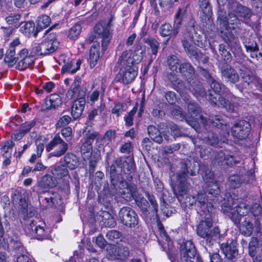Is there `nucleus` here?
Returning a JSON list of instances; mask_svg holds the SVG:
<instances>
[{
	"instance_id": "1",
	"label": "nucleus",
	"mask_w": 262,
	"mask_h": 262,
	"mask_svg": "<svg viewBox=\"0 0 262 262\" xmlns=\"http://www.w3.org/2000/svg\"><path fill=\"white\" fill-rule=\"evenodd\" d=\"M135 170V165L132 158L128 161H124L122 158H116L110 166L109 172L111 184L115 188L120 184L125 187L124 189H120L119 192L126 200H130L135 196L137 188L136 186L132 183L133 176L130 173Z\"/></svg>"
},
{
	"instance_id": "2",
	"label": "nucleus",
	"mask_w": 262,
	"mask_h": 262,
	"mask_svg": "<svg viewBox=\"0 0 262 262\" xmlns=\"http://www.w3.org/2000/svg\"><path fill=\"white\" fill-rule=\"evenodd\" d=\"M187 110L188 114L190 115L191 118H186V121L198 131V120H201V122L207 130V126L209 124H211L213 126L220 127L223 123L221 122V116H210L207 120L205 117L201 115L202 109L199 105L193 101L188 102Z\"/></svg>"
},
{
	"instance_id": "3",
	"label": "nucleus",
	"mask_w": 262,
	"mask_h": 262,
	"mask_svg": "<svg viewBox=\"0 0 262 262\" xmlns=\"http://www.w3.org/2000/svg\"><path fill=\"white\" fill-rule=\"evenodd\" d=\"M189 171L185 163H181V169L176 176V181L171 180L170 185L172 191L179 201H182L187 195L189 184L187 182V176Z\"/></svg>"
},
{
	"instance_id": "4",
	"label": "nucleus",
	"mask_w": 262,
	"mask_h": 262,
	"mask_svg": "<svg viewBox=\"0 0 262 262\" xmlns=\"http://www.w3.org/2000/svg\"><path fill=\"white\" fill-rule=\"evenodd\" d=\"M212 226V220L211 216L206 217L205 220L200 222L197 226L196 233L201 237L204 239L206 244L210 246L214 241L219 239L221 237L220 230L218 227H215L211 229Z\"/></svg>"
},
{
	"instance_id": "5",
	"label": "nucleus",
	"mask_w": 262,
	"mask_h": 262,
	"mask_svg": "<svg viewBox=\"0 0 262 262\" xmlns=\"http://www.w3.org/2000/svg\"><path fill=\"white\" fill-rule=\"evenodd\" d=\"M234 204L235 203L233 201V199L229 198L227 205L222 207V211L235 224H239L241 221L240 216H246L249 213V207L245 203H239L233 207Z\"/></svg>"
},
{
	"instance_id": "6",
	"label": "nucleus",
	"mask_w": 262,
	"mask_h": 262,
	"mask_svg": "<svg viewBox=\"0 0 262 262\" xmlns=\"http://www.w3.org/2000/svg\"><path fill=\"white\" fill-rule=\"evenodd\" d=\"M118 219L123 225L130 228H135L139 223L137 213L128 207H123L120 209Z\"/></svg>"
},
{
	"instance_id": "7",
	"label": "nucleus",
	"mask_w": 262,
	"mask_h": 262,
	"mask_svg": "<svg viewBox=\"0 0 262 262\" xmlns=\"http://www.w3.org/2000/svg\"><path fill=\"white\" fill-rule=\"evenodd\" d=\"M126 63L123 64L120 58L117 62V64L120 67L119 74L121 79L124 84L131 83L138 74V68L136 66Z\"/></svg>"
},
{
	"instance_id": "8",
	"label": "nucleus",
	"mask_w": 262,
	"mask_h": 262,
	"mask_svg": "<svg viewBox=\"0 0 262 262\" xmlns=\"http://www.w3.org/2000/svg\"><path fill=\"white\" fill-rule=\"evenodd\" d=\"M59 42L51 35L45 39L40 43L33 48L36 55H43L54 52L58 48Z\"/></svg>"
},
{
	"instance_id": "9",
	"label": "nucleus",
	"mask_w": 262,
	"mask_h": 262,
	"mask_svg": "<svg viewBox=\"0 0 262 262\" xmlns=\"http://www.w3.org/2000/svg\"><path fill=\"white\" fill-rule=\"evenodd\" d=\"M145 51L144 48L138 46L133 53L130 50H126L122 52L119 58L123 64L128 63L136 66L142 60Z\"/></svg>"
},
{
	"instance_id": "10",
	"label": "nucleus",
	"mask_w": 262,
	"mask_h": 262,
	"mask_svg": "<svg viewBox=\"0 0 262 262\" xmlns=\"http://www.w3.org/2000/svg\"><path fill=\"white\" fill-rule=\"evenodd\" d=\"M110 28L107 27L106 21L102 20L96 24L94 27V33L98 38L101 39L102 49L105 50L112 37V33Z\"/></svg>"
},
{
	"instance_id": "11",
	"label": "nucleus",
	"mask_w": 262,
	"mask_h": 262,
	"mask_svg": "<svg viewBox=\"0 0 262 262\" xmlns=\"http://www.w3.org/2000/svg\"><path fill=\"white\" fill-rule=\"evenodd\" d=\"M60 145L57 149L50 154L53 157H59L64 155L68 149V145L60 138L59 134L55 135L53 139L46 146V149L48 152L52 150L54 147Z\"/></svg>"
},
{
	"instance_id": "12",
	"label": "nucleus",
	"mask_w": 262,
	"mask_h": 262,
	"mask_svg": "<svg viewBox=\"0 0 262 262\" xmlns=\"http://www.w3.org/2000/svg\"><path fill=\"white\" fill-rule=\"evenodd\" d=\"M251 126L246 121H240L232 127L231 133L233 137L239 140L246 138L250 132Z\"/></svg>"
},
{
	"instance_id": "13",
	"label": "nucleus",
	"mask_w": 262,
	"mask_h": 262,
	"mask_svg": "<svg viewBox=\"0 0 262 262\" xmlns=\"http://www.w3.org/2000/svg\"><path fill=\"white\" fill-rule=\"evenodd\" d=\"M218 21L220 24L219 30L223 38L227 43H230L234 40L235 35L233 33L231 32V27L229 25L226 17L222 16L220 17L218 19Z\"/></svg>"
},
{
	"instance_id": "14",
	"label": "nucleus",
	"mask_w": 262,
	"mask_h": 262,
	"mask_svg": "<svg viewBox=\"0 0 262 262\" xmlns=\"http://www.w3.org/2000/svg\"><path fill=\"white\" fill-rule=\"evenodd\" d=\"M198 3L202 12L200 18L202 23L211 25L212 23V12L209 0H198Z\"/></svg>"
},
{
	"instance_id": "15",
	"label": "nucleus",
	"mask_w": 262,
	"mask_h": 262,
	"mask_svg": "<svg viewBox=\"0 0 262 262\" xmlns=\"http://www.w3.org/2000/svg\"><path fill=\"white\" fill-rule=\"evenodd\" d=\"M237 243L235 240H232L230 243L228 242L222 243L220 248L229 260H232L237 258L238 251L237 248Z\"/></svg>"
},
{
	"instance_id": "16",
	"label": "nucleus",
	"mask_w": 262,
	"mask_h": 262,
	"mask_svg": "<svg viewBox=\"0 0 262 262\" xmlns=\"http://www.w3.org/2000/svg\"><path fill=\"white\" fill-rule=\"evenodd\" d=\"M201 31L196 30L194 25L188 26L184 33V38H189L196 45L200 46L202 45L203 36L200 34Z\"/></svg>"
},
{
	"instance_id": "17",
	"label": "nucleus",
	"mask_w": 262,
	"mask_h": 262,
	"mask_svg": "<svg viewBox=\"0 0 262 262\" xmlns=\"http://www.w3.org/2000/svg\"><path fill=\"white\" fill-rule=\"evenodd\" d=\"M248 254L252 258L262 256L261 239L255 237H252L248 245Z\"/></svg>"
},
{
	"instance_id": "18",
	"label": "nucleus",
	"mask_w": 262,
	"mask_h": 262,
	"mask_svg": "<svg viewBox=\"0 0 262 262\" xmlns=\"http://www.w3.org/2000/svg\"><path fill=\"white\" fill-rule=\"evenodd\" d=\"M181 254L182 258L184 259V262H186V259L191 260L194 258L196 250L192 241H187L181 245Z\"/></svg>"
},
{
	"instance_id": "19",
	"label": "nucleus",
	"mask_w": 262,
	"mask_h": 262,
	"mask_svg": "<svg viewBox=\"0 0 262 262\" xmlns=\"http://www.w3.org/2000/svg\"><path fill=\"white\" fill-rule=\"evenodd\" d=\"M208 99L214 105L225 108L227 111L233 112L234 111V106L225 97L221 95L217 97H213L211 94H209Z\"/></svg>"
},
{
	"instance_id": "20",
	"label": "nucleus",
	"mask_w": 262,
	"mask_h": 262,
	"mask_svg": "<svg viewBox=\"0 0 262 262\" xmlns=\"http://www.w3.org/2000/svg\"><path fill=\"white\" fill-rule=\"evenodd\" d=\"M206 196V195L202 192H200L198 193L196 199L197 206L205 213L206 212L212 213L214 210V206L211 203L206 201L207 199Z\"/></svg>"
},
{
	"instance_id": "21",
	"label": "nucleus",
	"mask_w": 262,
	"mask_h": 262,
	"mask_svg": "<svg viewBox=\"0 0 262 262\" xmlns=\"http://www.w3.org/2000/svg\"><path fill=\"white\" fill-rule=\"evenodd\" d=\"M254 217L252 215H248L239 224L238 229L240 233L245 236H250L253 231V221Z\"/></svg>"
},
{
	"instance_id": "22",
	"label": "nucleus",
	"mask_w": 262,
	"mask_h": 262,
	"mask_svg": "<svg viewBox=\"0 0 262 262\" xmlns=\"http://www.w3.org/2000/svg\"><path fill=\"white\" fill-rule=\"evenodd\" d=\"M221 76L225 81L232 83L237 82L239 80V76L236 71L230 66L226 65L221 69Z\"/></svg>"
},
{
	"instance_id": "23",
	"label": "nucleus",
	"mask_w": 262,
	"mask_h": 262,
	"mask_svg": "<svg viewBox=\"0 0 262 262\" xmlns=\"http://www.w3.org/2000/svg\"><path fill=\"white\" fill-rule=\"evenodd\" d=\"M62 104L61 97L56 94H53L50 96L49 100L45 102V105H42L41 111L45 112L51 109H55Z\"/></svg>"
},
{
	"instance_id": "24",
	"label": "nucleus",
	"mask_w": 262,
	"mask_h": 262,
	"mask_svg": "<svg viewBox=\"0 0 262 262\" xmlns=\"http://www.w3.org/2000/svg\"><path fill=\"white\" fill-rule=\"evenodd\" d=\"M40 199H43L46 201L49 207H56L61 203V197L57 192H48L45 196H41Z\"/></svg>"
},
{
	"instance_id": "25",
	"label": "nucleus",
	"mask_w": 262,
	"mask_h": 262,
	"mask_svg": "<svg viewBox=\"0 0 262 262\" xmlns=\"http://www.w3.org/2000/svg\"><path fill=\"white\" fill-rule=\"evenodd\" d=\"M179 72L191 83V80H193L194 77V69L192 65L188 62L181 63L179 67Z\"/></svg>"
},
{
	"instance_id": "26",
	"label": "nucleus",
	"mask_w": 262,
	"mask_h": 262,
	"mask_svg": "<svg viewBox=\"0 0 262 262\" xmlns=\"http://www.w3.org/2000/svg\"><path fill=\"white\" fill-rule=\"evenodd\" d=\"M57 184L58 181L55 177L50 174H46L41 178L39 186L43 191L45 192L47 189L55 187Z\"/></svg>"
},
{
	"instance_id": "27",
	"label": "nucleus",
	"mask_w": 262,
	"mask_h": 262,
	"mask_svg": "<svg viewBox=\"0 0 262 262\" xmlns=\"http://www.w3.org/2000/svg\"><path fill=\"white\" fill-rule=\"evenodd\" d=\"M35 237L38 240L42 241L48 239L49 237L50 230L46 228L45 224L43 226L38 225L34 228Z\"/></svg>"
},
{
	"instance_id": "28",
	"label": "nucleus",
	"mask_w": 262,
	"mask_h": 262,
	"mask_svg": "<svg viewBox=\"0 0 262 262\" xmlns=\"http://www.w3.org/2000/svg\"><path fill=\"white\" fill-rule=\"evenodd\" d=\"M99 58V44H94L90 51L89 62L91 68H94L97 64Z\"/></svg>"
},
{
	"instance_id": "29",
	"label": "nucleus",
	"mask_w": 262,
	"mask_h": 262,
	"mask_svg": "<svg viewBox=\"0 0 262 262\" xmlns=\"http://www.w3.org/2000/svg\"><path fill=\"white\" fill-rule=\"evenodd\" d=\"M99 216L101 217V221L103 223V225L106 227L113 228L117 224L115 219L107 211H101Z\"/></svg>"
},
{
	"instance_id": "30",
	"label": "nucleus",
	"mask_w": 262,
	"mask_h": 262,
	"mask_svg": "<svg viewBox=\"0 0 262 262\" xmlns=\"http://www.w3.org/2000/svg\"><path fill=\"white\" fill-rule=\"evenodd\" d=\"M234 11L238 16L245 19H250L252 15V11L250 9L240 4H236Z\"/></svg>"
},
{
	"instance_id": "31",
	"label": "nucleus",
	"mask_w": 262,
	"mask_h": 262,
	"mask_svg": "<svg viewBox=\"0 0 262 262\" xmlns=\"http://www.w3.org/2000/svg\"><path fill=\"white\" fill-rule=\"evenodd\" d=\"M52 174L56 179L70 178L69 171L65 165H61L56 166L51 170Z\"/></svg>"
},
{
	"instance_id": "32",
	"label": "nucleus",
	"mask_w": 262,
	"mask_h": 262,
	"mask_svg": "<svg viewBox=\"0 0 262 262\" xmlns=\"http://www.w3.org/2000/svg\"><path fill=\"white\" fill-rule=\"evenodd\" d=\"M190 83L191 84L190 90L195 97H204L207 96L206 92L202 83L198 81H194L192 83Z\"/></svg>"
},
{
	"instance_id": "33",
	"label": "nucleus",
	"mask_w": 262,
	"mask_h": 262,
	"mask_svg": "<svg viewBox=\"0 0 262 262\" xmlns=\"http://www.w3.org/2000/svg\"><path fill=\"white\" fill-rule=\"evenodd\" d=\"M66 167L71 169H74L78 166V160L77 157L73 154L68 152L63 158Z\"/></svg>"
},
{
	"instance_id": "34",
	"label": "nucleus",
	"mask_w": 262,
	"mask_h": 262,
	"mask_svg": "<svg viewBox=\"0 0 262 262\" xmlns=\"http://www.w3.org/2000/svg\"><path fill=\"white\" fill-rule=\"evenodd\" d=\"M148 134L150 138L155 142L160 144L163 141V137L159 129L154 125H149L147 127Z\"/></svg>"
},
{
	"instance_id": "35",
	"label": "nucleus",
	"mask_w": 262,
	"mask_h": 262,
	"mask_svg": "<svg viewBox=\"0 0 262 262\" xmlns=\"http://www.w3.org/2000/svg\"><path fill=\"white\" fill-rule=\"evenodd\" d=\"M202 137L206 143L212 146L217 145L219 142L217 135L211 131L203 132Z\"/></svg>"
},
{
	"instance_id": "36",
	"label": "nucleus",
	"mask_w": 262,
	"mask_h": 262,
	"mask_svg": "<svg viewBox=\"0 0 262 262\" xmlns=\"http://www.w3.org/2000/svg\"><path fill=\"white\" fill-rule=\"evenodd\" d=\"M85 104L74 101L71 107V114L74 119H76L81 116Z\"/></svg>"
},
{
	"instance_id": "37",
	"label": "nucleus",
	"mask_w": 262,
	"mask_h": 262,
	"mask_svg": "<svg viewBox=\"0 0 262 262\" xmlns=\"http://www.w3.org/2000/svg\"><path fill=\"white\" fill-rule=\"evenodd\" d=\"M182 45L187 54L191 58L198 57V53L196 48L191 45L186 38H184L182 40Z\"/></svg>"
},
{
	"instance_id": "38",
	"label": "nucleus",
	"mask_w": 262,
	"mask_h": 262,
	"mask_svg": "<svg viewBox=\"0 0 262 262\" xmlns=\"http://www.w3.org/2000/svg\"><path fill=\"white\" fill-rule=\"evenodd\" d=\"M18 60V56H16L15 51L8 49L5 54L4 61L7 63L9 67L13 66Z\"/></svg>"
},
{
	"instance_id": "39",
	"label": "nucleus",
	"mask_w": 262,
	"mask_h": 262,
	"mask_svg": "<svg viewBox=\"0 0 262 262\" xmlns=\"http://www.w3.org/2000/svg\"><path fill=\"white\" fill-rule=\"evenodd\" d=\"M92 142L86 140L81 147V154L84 160L88 159L92 154Z\"/></svg>"
},
{
	"instance_id": "40",
	"label": "nucleus",
	"mask_w": 262,
	"mask_h": 262,
	"mask_svg": "<svg viewBox=\"0 0 262 262\" xmlns=\"http://www.w3.org/2000/svg\"><path fill=\"white\" fill-rule=\"evenodd\" d=\"M129 254L128 248L125 247H118L116 248L113 258L116 259L123 260L126 258Z\"/></svg>"
},
{
	"instance_id": "41",
	"label": "nucleus",
	"mask_w": 262,
	"mask_h": 262,
	"mask_svg": "<svg viewBox=\"0 0 262 262\" xmlns=\"http://www.w3.org/2000/svg\"><path fill=\"white\" fill-rule=\"evenodd\" d=\"M144 42L149 46L152 54L156 56L160 47V43L157 40L152 37H148L144 39Z\"/></svg>"
},
{
	"instance_id": "42",
	"label": "nucleus",
	"mask_w": 262,
	"mask_h": 262,
	"mask_svg": "<svg viewBox=\"0 0 262 262\" xmlns=\"http://www.w3.org/2000/svg\"><path fill=\"white\" fill-rule=\"evenodd\" d=\"M167 78L169 81H171L172 84L175 86L174 89L178 91L181 92V90H182L184 87L183 83L180 79H179L177 75L170 72L167 74Z\"/></svg>"
},
{
	"instance_id": "43",
	"label": "nucleus",
	"mask_w": 262,
	"mask_h": 262,
	"mask_svg": "<svg viewBox=\"0 0 262 262\" xmlns=\"http://www.w3.org/2000/svg\"><path fill=\"white\" fill-rule=\"evenodd\" d=\"M121 236V233L115 230H110L106 234L107 240L111 245L117 243Z\"/></svg>"
},
{
	"instance_id": "44",
	"label": "nucleus",
	"mask_w": 262,
	"mask_h": 262,
	"mask_svg": "<svg viewBox=\"0 0 262 262\" xmlns=\"http://www.w3.org/2000/svg\"><path fill=\"white\" fill-rule=\"evenodd\" d=\"M183 14L182 12L181 8H179L174 15V27L175 30L173 35L176 36L178 33V30L182 25L183 21Z\"/></svg>"
},
{
	"instance_id": "45",
	"label": "nucleus",
	"mask_w": 262,
	"mask_h": 262,
	"mask_svg": "<svg viewBox=\"0 0 262 262\" xmlns=\"http://www.w3.org/2000/svg\"><path fill=\"white\" fill-rule=\"evenodd\" d=\"M228 21L229 25L231 27L232 30L234 31V33H236V29H238L241 24L240 20L237 16L234 13H229Z\"/></svg>"
},
{
	"instance_id": "46",
	"label": "nucleus",
	"mask_w": 262,
	"mask_h": 262,
	"mask_svg": "<svg viewBox=\"0 0 262 262\" xmlns=\"http://www.w3.org/2000/svg\"><path fill=\"white\" fill-rule=\"evenodd\" d=\"M167 63L169 69L174 72H177L178 66L180 67L179 60L175 55H170L167 58Z\"/></svg>"
},
{
	"instance_id": "47",
	"label": "nucleus",
	"mask_w": 262,
	"mask_h": 262,
	"mask_svg": "<svg viewBox=\"0 0 262 262\" xmlns=\"http://www.w3.org/2000/svg\"><path fill=\"white\" fill-rule=\"evenodd\" d=\"M14 146L12 141H8L1 148V153L3 157H11L12 149Z\"/></svg>"
},
{
	"instance_id": "48",
	"label": "nucleus",
	"mask_w": 262,
	"mask_h": 262,
	"mask_svg": "<svg viewBox=\"0 0 262 262\" xmlns=\"http://www.w3.org/2000/svg\"><path fill=\"white\" fill-rule=\"evenodd\" d=\"M34 62V58H25L21 59L16 64V69L23 71L28 68Z\"/></svg>"
},
{
	"instance_id": "49",
	"label": "nucleus",
	"mask_w": 262,
	"mask_h": 262,
	"mask_svg": "<svg viewBox=\"0 0 262 262\" xmlns=\"http://www.w3.org/2000/svg\"><path fill=\"white\" fill-rule=\"evenodd\" d=\"M81 30V27L80 24H76L74 25L69 30V37L72 40L76 39Z\"/></svg>"
},
{
	"instance_id": "50",
	"label": "nucleus",
	"mask_w": 262,
	"mask_h": 262,
	"mask_svg": "<svg viewBox=\"0 0 262 262\" xmlns=\"http://www.w3.org/2000/svg\"><path fill=\"white\" fill-rule=\"evenodd\" d=\"M137 206L141 208V209L146 212L147 211L148 208V203L147 201L142 196H137L134 199Z\"/></svg>"
},
{
	"instance_id": "51",
	"label": "nucleus",
	"mask_w": 262,
	"mask_h": 262,
	"mask_svg": "<svg viewBox=\"0 0 262 262\" xmlns=\"http://www.w3.org/2000/svg\"><path fill=\"white\" fill-rule=\"evenodd\" d=\"M244 182L239 176L232 175L229 178V185L232 188H238Z\"/></svg>"
},
{
	"instance_id": "52",
	"label": "nucleus",
	"mask_w": 262,
	"mask_h": 262,
	"mask_svg": "<svg viewBox=\"0 0 262 262\" xmlns=\"http://www.w3.org/2000/svg\"><path fill=\"white\" fill-rule=\"evenodd\" d=\"M207 183H208V191L209 194L216 196L219 194L220 188L218 183L214 181H207Z\"/></svg>"
},
{
	"instance_id": "53",
	"label": "nucleus",
	"mask_w": 262,
	"mask_h": 262,
	"mask_svg": "<svg viewBox=\"0 0 262 262\" xmlns=\"http://www.w3.org/2000/svg\"><path fill=\"white\" fill-rule=\"evenodd\" d=\"M159 32L162 36H168L172 33V27L169 24L165 23L160 27Z\"/></svg>"
},
{
	"instance_id": "54",
	"label": "nucleus",
	"mask_w": 262,
	"mask_h": 262,
	"mask_svg": "<svg viewBox=\"0 0 262 262\" xmlns=\"http://www.w3.org/2000/svg\"><path fill=\"white\" fill-rule=\"evenodd\" d=\"M20 18V15L14 13L10 14L5 19L6 22L9 25H16Z\"/></svg>"
},
{
	"instance_id": "55",
	"label": "nucleus",
	"mask_w": 262,
	"mask_h": 262,
	"mask_svg": "<svg viewBox=\"0 0 262 262\" xmlns=\"http://www.w3.org/2000/svg\"><path fill=\"white\" fill-rule=\"evenodd\" d=\"M34 29V24L31 21L21 23L20 31L25 34L30 33Z\"/></svg>"
},
{
	"instance_id": "56",
	"label": "nucleus",
	"mask_w": 262,
	"mask_h": 262,
	"mask_svg": "<svg viewBox=\"0 0 262 262\" xmlns=\"http://www.w3.org/2000/svg\"><path fill=\"white\" fill-rule=\"evenodd\" d=\"M137 111V107H134L127 115L124 116L125 124L127 126H132L133 124V118Z\"/></svg>"
},
{
	"instance_id": "57",
	"label": "nucleus",
	"mask_w": 262,
	"mask_h": 262,
	"mask_svg": "<svg viewBox=\"0 0 262 262\" xmlns=\"http://www.w3.org/2000/svg\"><path fill=\"white\" fill-rule=\"evenodd\" d=\"M219 53L224 60L228 61L231 58V54L225 48V46L220 44L219 48Z\"/></svg>"
},
{
	"instance_id": "58",
	"label": "nucleus",
	"mask_w": 262,
	"mask_h": 262,
	"mask_svg": "<svg viewBox=\"0 0 262 262\" xmlns=\"http://www.w3.org/2000/svg\"><path fill=\"white\" fill-rule=\"evenodd\" d=\"M124 104L122 103H115L114 107L112 110V113L115 115L117 117H119L124 112Z\"/></svg>"
},
{
	"instance_id": "59",
	"label": "nucleus",
	"mask_w": 262,
	"mask_h": 262,
	"mask_svg": "<svg viewBox=\"0 0 262 262\" xmlns=\"http://www.w3.org/2000/svg\"><path fill=\"white\" fill-rule=\"evenodd\" d=\"M86 92V90L85 88H80L78 91L76 99L74 101L79 102V103L85 104Z\"/></svg>"
},
{
	"instance_id": "60",
	"label": "nucleus",
	"mask_w": 262,
	"mask_h": 262,
	"mask_svg": "<svg viewBox=\"0 0 262 262\" xmlns=\"http://www.w3.org/2000/svg\"><path fill=\"white\" fill-rule=\"evenodd\" d=\"M210 88L213 90L215 94H219L222 91L221 84L217 82L214 78L208 83Z\"/></svg>"
},
{
	"instance_id": "61",
	"label": "nucleus",
	"mask_w": 262,
	"mask_h": 262,
	"mask_svg": "<svg viewBox=\"0 0 262 262\" xmlns=\"http://www.w3.org/2000/svg\"><path fill=\"white\" fill-rule=\"evenodd\" d=\"M51 23V19L49 16L43 15L40 16L38 20V24L40 28H46Z\"/></svg>"
},
{
	"instance_id": "62",
	"label": "nucleus",
	"mask_w": 262,
	"mask_h": 262,
	"mask_svg": "<svg viewBox=\"0 0 262 262\" xmlns=\"http://www.w3.org/2000/svg\"><path fill=\"white\" fill-rule=\"evenodd\" d=\"M71 121V118L68 115H64L60 118L56 124V128L61 127L68 125Z\"/></svg>"
},
{
	"instance_id": "63",
	"label": "nucleus",
	"mask_w": 262,
	"mask_h": 262,
	"mask_svg": "<svg viewBox=\"0 0 262 262\" xmlns=\"http://www.w3.org/2000/svg\"><path fill=\"white\" fill-rule=\"evenodd\" d=\"M19 208L20 211L22 212L24 216H29L28 213V203L24 199H20L19 202Z\"/></svg>"
},
{
	"instance_id": "64",
	"label": "nucleus",
	"mask_w": 262,
	"mask_h": 262,
	"mask_svg": "<svg viewBox=\"0 0 262 262\" xmlns=\"http://www.w3.org/2000/svg\"><path fill=\"white\" fill-rule=\"evenodd\" d=\"M100 92L99 91H94L88 96V102L93 105L94 102L98 100Z\"/></svg>"
}]
</instances>
